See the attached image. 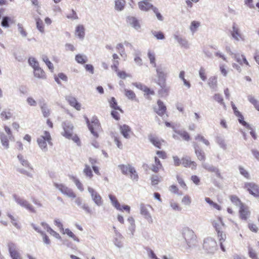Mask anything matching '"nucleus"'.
I'll return each mask as SVG.
<instances>
[{"mask_svg":"<svg viewBox=\"0 0 259 259\" xmlns=\"http://www.w3.org/2000/svg\"><path fill=\"white\" fill-rule=\"evenodd\" d=\"M212 225L215 228L219 240H225L226 235L224 230L225 229L226 226L223 222L222 219L220 217L218 218L216 220L212 222Z\"/></svg>","mask_w":259,"mask_h":259,"instance_id":"nucleus-1","label":"nucleus"},{"mask_svg":"<svg viewBox=\"0 0 259 259\" xmlns=\"http://www.w3.org/2000/svg\"><path fill=\"white\" fill-rule=\"evenodd\" d=\"M51 137L49 132L45 131L43 135L39 137L37 139V143L39 147L44 151L47 152L48 150L47 143L52 145Z\"/></svg>","mask_w":259,"mask_h":259,"instance_id":"nucleus-2","label":"nucleus"},{"mask_svg":"<svg viewBox=\"0 0 259 259\" xmlns=\"http://www.w3.org/2000/svg\"><path fill=\"white\" fill-rule=\"evenodd\" d=\"M203 248L207 253L213 254L218 248L217 243L211 237L206 238L203 241Z\"/></svg>","mask_w":259,"mask_h":259,"instance_id":"nucleus-3","label":"nucleus"},{"mask_svg":"<svg viewBox=\"0 0 259 259\" xmlns=\"http://www.w3.org/2000/svg\"><path fill=\"white\" fill-rule=\"evenodd\" d=\"M182 234L189 247H191L194 244L196 241V236L192 230L188 227L184 228L182 230Z\"/></svg>","mask_w":259,"mask_h":259,"instance_id":"nucleus-4","label":"nucleus"},{"mask_svg":"<svg viewBox=\"0 0 259 259\" xmlns=\"http://www.w3.org/2000/svg\"><path fill=\"white\" fill-rule=\"evenodd\" d=\"M54 186L62 194L70 198H75L76 196L73 190L62 183H54Z\"/></svg>","mask_w":259,"mask_h":259,"instance_id":"nucleus-5","label":"nucleus"},{"mask_svg":"<svg viewBox=\"0 0 259 259\" xmlns=\"http://www.w3.org/2000/svg\"><path fill=\"white\" fill-rule=\"evenodd\" d=\"M85 120L88 124V128L91 133L94 135L95 137H98V134L97 131L100 129V126L99 120L96 117H93L92 118L91 123L90 122V121L87 117H85Z\"/></svg>","mask_w":259,"mask_h":259,"instance_id":"nucleus-6","label":"nucleus"},{"mask_svg":"<svg viewBox=\"0 0 259 259\" xmlns=\"http://www.w3.org/2000/svg\"><path fill=\"white\" fill-rule=\"evenodd\" d=\"M62 127L63 131L61 132V135L65 138L70 139L71 138L72 135L73 134V125L68 121H65L62 123Z\"/></svg>","mask_w":259,"mask_h":259,"instance_id":"nucleus-7","label":"nucleus"},{"mask_svg":"<svg viewBox=\"0 0 259 259\" xmlns=\"http://www.w3.org/2000/svg\"><path fill=\"white\" fill-rule=\"evenodd\" d=\"M151 208L150 205H146L144 203H141L140 205V213L144 217L148 223L152 224L153 223V219L149 211V208Z\"/></svg>","mask_w":259,"mask_h":259,"instance_id":"nucleus-8","label":"nucleus"},{"mask_svg":"<svg viewBox=\"0 0 259 259\" xmlns=\"http://www.w3.org/2000/svg\"><path fill=\"white\" fill-rule=\"evenodd\" d=\"M14 200L20 205L21 206L26 208L29 211L33 213H35L36 210H35L33 206L29 203L27 200L21 198L17 196L16 195H13Z\"/></svg>","mask_w":259,"mask_h":259,"instance_id":"nucleus-9","label":"nucleus"},{"mask_svg":"<svg viewBox=\"0 0 259 259\" xmlns=\"http://www.w3.org/2000/svg\"><path fill=\"white\" fill-rule=\"evenodd\" d=\"M88 191L90 194L92 200L95 204L98 206H102L103 201L101 195L94 189L91 187H88Z\"/></svg>","mask_w":259,"mask_h":259,"instance_id":"nucleus-10","label":"nucleus"},{"mask_svg":"<svg viewBox=\"0 0 259 259\" xmlns=\"http://www.w3.org/2000/svg\"><path fill=\"white\" fill-rule=\"evenodd\" d=\"M244 188L254 197H259V186L253 182H246L244 184Z\"/></svg>","mask_w":259,"mask_h":259,"instance_id":"nucleus-11","label":"nucleus"},{"mask_svg":"<svg viewBox=\"0 0 259 259\" xmlns=\"http://www.w3.org/2000/svg\"><path fill=\"white\" fill-rule=\"evenodd\" d=\"M156 71L158 77V79L156 81L157 84L159 86L164 87V82H166V74L161 67L157 68Z\"/></svg>","mask_w":259,"mask_h":259,"instance_id":"nucleus-12","label":"nucleus"},{"mask_svg":"<svg viewBox=\"0 0 259 259\" xmlns=\"http://www.w3.org/2000/svg\"><path fill=\"white\" fill-rule=\"evenodd\" d=\"M109 198L112 203V204L115 207V208H116V209L119 210H122L123 209L130 213V207L128 205H124L121 207L120 203L117 200L115 196L110 194L109 195Z\"/></svg>","mask_w":259,"mask_h":259,"instance_id":"nucleus-13","label":"nucleus"},{"mask_svg":"<svg viewBox=\"0 0 259 259\" xmlns=\"http://www.w3.org/2000/svg\"><path fill=\"white\" fill-rule=\"evenodd\" d=\"M8 247L9 252L12 259H21L20 255L17 250L16 245L15 243L10 242L8 243Z\"/></svg>","mask_w":259,"mask_h":259,"instance_id":"nucleus-14","label":"nucleus"},{"mask_svg":"<svg viewBox=\"0 0 259 259\" xmlns=\"http://www.w3.org/2000/svg\"><path fill=\"white\" fill-rule=\"evenodd\" d=\"M201 165L202 167H203L207 171L209 172H214L217 177L221 179L222 178L221 172L217 167L205 162H202Z\"/></svg>","mask_w":259,"mask_h":259,"instance_id":"nucleus-15","label":"nucleus"},{"mask_svg":"<svg viewBox=\"0 0 259 259\" xmlns=\"http://www.w3.org/2000/svg\"><path fill=\"white\" fill-rule=\"evenodd\" d=\"M157 104L154 108V110L158 115L162 116L166 112V107L160 100L157 101Z\"/></svg>","mask_w":259,"mask_h":259,"instance_id":"nucleus-16","label":"nucleus"},{"mask_svg":"<svg viewBox=\"0 0 259 259\" xmlns=\"http://www.w3.org/2000/svg\"><path fill=\"white\" fill-rule=\"evenodd\" d=\"M174 38L182 47L185 49L189 48L190 45L188 40L180 35L178 32L174 34Z\"/></svg>","mask_w":259,"mask_h":259,"instance_id":"nucleus-17","label":"nucleus"},{"mask_svg":"<svg viewBox=\"0 0 259 259\" xmlns=\"http://www.w3.org/2000/svg\"><path fill=\"white\" fill-rule=\"evenodd\" d=\"M182 163L184 167H190L192 169H196L197 164L195 161H192L189 156H185L182 158Z\"/></svg>","mask_w":259,"mask_h":259,"instance_id":"nucleus-18","label":"nucleus"},{"mask_svg":"<svg viewBox=\"0 0 259 259\" xmlns=\"http://www.w3.org/2000/svg\"><path fill=\"white\" fill-rule=\"evenodd\" d=\"M120 133L125 139H128L131 138V134L132 133L131 128L126 124H123L119 126Z\"/></svg>","mask_w":259,"mask_h":259,"instance_id":"nucleus-19","label":"nucleus"},{"mask_svg":"<svg viewBox=\"0 0 259 259\" xmlns=\"http://www.w3.org/2000/svg\"><path fill=\"white\" fill-rule=\"evenodd\" d=\"M193 147L198 159L204 162L205 160V154L204 152L199 148L198 145L196 143H193Z\"/></svg>","mask_w":259,"mask_h":259,"instance_id":"nucleus-20","label":"nucleus"},{"mask_svg":"<svg viewBox=\"0 0 259 259\" xmlns=\"http://www.w3.org/2000/svg\"><path fill=\"white\" fill-rule=\"evenodd\" d=\"M139 8L143 11L147 12L153 10L155 7L152 4L149 2V1H141L138 3Z\"/></svg>","mask_w":259,"mask_h":259,"instance_id":"nucleus-21","label":"nucleus"},{"mask_svg":"<svg viewBox=\"0 0 259 259\" xmlns=\"http://www.w3.org/2000/svg\"><path fill=\"white\" fill-rule=\"evenodd\" d=\"M123 237L120 233L117 230H115V234L114 235L113 243L118 248H121L123 246L122 241Z\"/></svg>","mask_w":259,"mask_h":259,"instance_id":"nucleus-22","label":"nucleus"},{"mask_svg":"<svg viewBox=\"0 0 259 259\" xmlns=\"http://www.w3.org/2000/svg\"><path fill=\"white\" fill-rule=\"evenodd\" d=\"M150 142L156 147L160 149L162 143L164 141L155 135H150L148 136Z\"/></svg>","mask_w":259,"mask_h":259,"instance_id":"nucleus-23","label":"nucleus"},{"mask_svg":"<svg viewBox=\"0 0 259 259\" xmlns=\"http://www.w3.org/2000/svg\"><path fill=\"white\" fill-rule=\"evenodd\" d=\"M66 100L70 106L75 108L77 110L79 111L80 110V104L77 102L75 97L71 96H68L66 97Z\"/></svg>","mask_w":259,"mask_h":259,"instance_id":"nucleus-24","label":"nucleus"},{"mask_svg":"<svg viewBox=\"0 0 259 259\" xmlns=\"http://www.w3.org/2000/svg\"><path fill=\"white\" fill-rule=\"evenodd\" d=\"M127 221L130 223V226L127 230V233L130 235L131 237L133 238L135 232L136 225L135 223V220L133 217H129Z\"/></svg>","mask_w":259,"mask_h":259,"instance_id":"nucleus-25","label":"nucleus"},{"mask_svg":"<svg viewBox=\"0 0 259 259\" xmlns=\"http://www.w3.org/2000/svg\"><path fill=\"white\" fill-rule=\"evenodd\" d=\"M231 35L234 39L237 41L240 40H243L244 39L239 32V29L237 28L235 24L232 27V31H231Z\"/></svg>","mask_w":259,"mask_h":259,"instance_id":"nucleus-26","label":"nucleus"},{"mask_svg":"<svg viewBox=\"0 0 259 259\" xmlns=\"http://www.w3.org/2000/svg\"><path fill=\"white\" fill-rule=\"evenodd\" d=\"M232 54L233 55V58H234L235 60L240 65H242L243 63L246 65L250 66L248 62L247 61L245 57L243 55H240L239 54L234 53H232Z\"/></svg>","mask_w":259,"mask_h":259,"instance_id":"nucleus-27","label":"nucleus"},{"mask_svg":"<svg viewBox=\"0 0 259 259\" xmlns=\"http://www.w3.org/2000/svg\"><path fill=\"white\" fill-rule=\"evenodd\" d=\"M33 74L34 77L41 79L46 78V75L45 71L39 66L33 69Z\"/></svg>","mask_w":259,"mask_h":259,"instance_id":"nucleus-28","label":"nucleus"},{"mask_svg":"<svg viewBox=\"0 0 259 259\" xmlns=\"http://www.w3.org/2000/svg\"><path fill=\"white\" fill-rule=\"evenodd\" d=\"M85 29L82 25H78L75 29V35L80 39H83L85 35Z\"/></svg>","mask_w":259,"mask_h":259,"instance_id":"nucleus-29","label":"nucleus"},{"mask_svg":"<svg viewBox=\"0 0 259 259\" xmlns=\"http://www.w3.org/2000/svg\"><path fill=\"white\" fill-rule=\"evenodd\" d=\"M127 22L133 28L136 30L139 29L141 27L138 20L135 17H127Z\"/></svg>","mask_w":259,"mask_h":259,"instance_id":"nucleus-30","label":"nucleus"},{"mask_svg":"<svg viewBox=\"0 0 259 259\" xmlns=\"http://www.w3.org/2000/svg\"><path fill=\"white\" fill-rule=\"evenodd\" d=\"M17 158H18L19 161L20 162V163L22 164V165H23L24 167L29 168L31 170H33V168H32V166L30 165V164L29 163V162H28V161L27 160L25 159L22 154H18L17 155Z\"/></svg>","mask_w":259,"mask_h":259,"instance_id":"nucleus-31","label":"nucleus"},{"mask_svg":"<svg viewBox=\"0 0 259 259\" xmlns=\"http://www.w3.org/2000/svg\"><path fill=\"white\" fill-rule=\"evenodd\" d=\"M209 87L213 91H217V78L215 76H211L208 80Z\"/></svg>","mask_w":259,"mask_h":259,"instance_id":"nucleus-32","label":"nucleus"},{"mask_svg":"<svg viewBox=\"0 0 259 259\" xmlns=\"http://www.w3.org/2000/svg\"><path fill=\"white\" fill-rule=\"evenodd\" d=\"M239 212L240 217L242 220H246L249 214V211L247 207L241 205L240 207Z\"/></svg>","mask_w":259,"mask_h":259,"instance_id":"nucleus-33","label":"nucleus"},{"mask_svg":"<svg viewBox=\"0 0 259 259\" xmlns=\"http://www.w3.org/2000/svg\"><path fill=\"white\" fill-rule=\"evenodd\" d=\"M172 128H173L175 133L181 136L184 140L187 141L190 140V136L186 131L183 130H177L174 126H172Z\"/></svg>","mask_w":259,"mask_h":259,"instance_id":"nucleus-34","label":"nucleus"},{"mask_svg":"<svg viewBox=\"0 0 259 259\" xmlns=\"http://www.w3.org/2000/svg\"><path fill=\"white\" fill-rule=\"evenodd\" d=\"M0 139L1 141V143L3 147L8 149L9 148V137L4 134V133H1L0 134Z\"/></svg>","mask_w":259,"mask_h":259,"instance_id":"nucleus-35","label":"nucleus"},{"mask_svg":"<svg viewBox=\"0 0 259 259\" xmlns=\"http://www.w3.org/2000/svg\"><path fill=\"white\" fill-rule=\"evenodd\" d=\"M75 61L79 64H83L88 62V57L83 54H77L75 57Z\"/></svg>","mask_w":259,"mask_h":259,"instance_id":"nucleus-36","label":"nucleus"},{"mask_svg":"<svg viewBox=\"0 0 259 259\" xmlns=\"http://www.w3.org/2000/svg\"><path fill=\"white\" fill-rule=\"evenodd\" d=\"M154 159L155 163L152 165L151 170L154 172H157L162 167V165L159 159L157 157H155Z\"/></svg>","mask_w":259,"mask_h":259,"instance_id":"nucleus-37","label":"nucleus"},{"mask_svg":"<svg viewBox=\"0 0 259 259\" xmlns=\"http://www.w3.org/2000/svg\"><path fill=\"white\" fill-rule=\"evenodd\" d=\"M118 168L121 170L122 174L126 175L128 172H130V169L133 168L130 164H120L118 166Z\"/></svg>","mask_w":259,"mask_h":259,"instance_id":"nucleus-38","label":"nucleus"},{"mask_svg":"<svg viewBox=\"0 0 259 259\" xmlns=\"http://www.w3.org/2000/svg\"><path fill=\"white\" fill-rule=\"evenodd\" d=\"M124 0H115V9L117 11H121L123 10L125 6Z\"/></svg>","mask_w":259,"mask_h":259,"instance_id":"nucleus-39","label":"nucleus"},{"mask_svg":"<svg viewBox=\"0 0 259 259\" xmlns=\"http://www.w3.org/2000/svg\"><path fill=\"white\" fill-rule=\"evenodd\" d=\"M213 98L216 102H217L220 105H222L224 108H226L225 103L224 102L223 98L221 94H215L213 97Z\"/></svg>","mask_w":259,"mask_h":259,"instance_id":"nucleus-40","label":"nucleus"},{"mask_svg":"<svg viewBox=\"0 0 259 259\" xmlns=\"http://www.w3.org/2000/svg\"><path fill=\"white\" fill-rule=\"evenodd\" d=\"M28 62L29 65L34 69L39 66L38 62L34 57H31L28 58Z\"/></svg>","mask_w":259,"mask_h":259,"instance_id":"nucleus-41","label":"nucleus"},{"mask_svg":"<svg viewBox=\"0 0 259 259\" xmlns=\"http://www.w3.org/2000/svg\"><path fill=\"white\" fill-rule=\"evenodd\" d=\"M83 172L84 174L90 179H92L93 177V172L90 166L88 164H85L84 168L83 169Z\"/></svg>","mask_w":259,"mask_h":259,"instance_id":"nucleus-42","label":"nucleus"},{"mask_svg":"<svg viewBox=\"0 0 259 259\" xmlns=\"http://www.w3.org/2000/svg\"><path fill=\"white\" fill-rule=\"evenodd\" d=\"M63 234H66L69 237L73 239V240L75 241H76L77 242H79V239L78 237H77L71 231V230L69 229H66L65 230L63 231Z\"/></svg>","mask_w":259,"mask_h":259,"instance_id":"nucleus-43","label":"nucleus"},{"mask_svg":"<svg viewBox=\"0 0 259 259\" xmlns=\"http://www.w3.org/2000/svg\"><path fill=\"white\" fill-rule=\"evenodd\" d=\"M110 106L111 108H113L115 110H119L120 112H122V109L117 105V102L114 97H112L109 101Z\"/></svg>","mask_w":259,"mask_h":259,"instance_id":"nucleus-44","label":"nucleus"},{"mask_svg":"<svg viewBox=\"0 0 259 259\" xmlns=\"http://www.w3.org/2000/svg\"><path fill=\"white\" fill-rule=\"evenodd\" d=\"M11 18L8 16H4L2 18L1 22V26L5 28H9L10 27V22Z\"/></svg>","mask_w":259,"mask_h":259,"instance_id":"nucleus-45","label":"nucleus"},{"mask_svg":"<svg viewBox=\"0 0 259 259\" xmlns=\"http://www.w3.org/2000/svg\"><path fill=\"white\" fill-rule=\"evenodd\" d=\"M40 109L44 117H47L50 115V110L46 103H43L40 105Z\"/></svg>","mask_w":259,"mask_h":259,"instance_id":"nucleus-46","label":"nucleus"},{"mask_svg":"<svg viewBox=\"0 0 259 259\" xmlns=\"http://www.w3.org/2000/svg\"><path fill=\"white\" fill-rule=\"evenodd\" d=\"M169 204L171 208L175 211H180L182 210V207L179 205L178 203L173 200L169 201Z\"/></svg>","mask_w":259,"mask_h":259,"instance_id":"nucleus-47","label":"nucleus"},{"mask_svg":"<svg viewBox=\"0 0 259 259\" xmlns=\"http://www.w3.org/2000/svg\"><path fill=\"white\" fill-rule=\"evenodd\" d=\"M148 57L150 60V63L153 65L154 67L156 66L155 62V55L154 52L149 51L148 52Z\"/></svg>","mask_w":259,"mask_h":259,"instance_id":"nucleus-48","label":"nucleus"},{"mask_svg":"<svg viewBox=\"0 0 259 259\" xmlns=\"http://www.w3.org/2000/svg\"><path fill=\"white\" fill-rule=\"evenodd\" d=\"M72 181L75 184L76 186L77 187V189L80 191L83 192L84 190L83 185L82 183L80 182L79 180L77 179L76 178L74 177H72Z\"/></svg>","mask_w":259,"mask_h":259,"instance_id":"nucleus-49","label":"nucleus"},{"mask_svg":"<svg viewBox=\"0 0 259 259\" xmlns=\"http://www.w3.org/2000/svg\"><path fill=\"white\" fill-rule=\"evenodd\" d=\"M36 28L41 33L44 32V27L42 21L40 19L38 18L36 20Z\"/></svg>","mask_w":259,"mask_h":259,"instance_id":"nucleus-50","label":"nucleus"},{"mask_svg":"<svg viewBox=\"0 0 259 259\" xmlns=\"http://www.w3.org/2000/svg\"><path fill=\"white\" fill-rule=\"evenodd\" d=\"M216 142L219 145L221 148L225 150L227 148V145L225 143L224 139L221 137H217L216 138Z\"/></svg>","mask_w":259,"mask_h":259,"instance_id":"nucleus-51","label":"nucleus"},{"mask_svg":"<svg viewBox=\"0 0 259 259\" xmlns=\"http://www.w3.org/2000/svg\"><path fill=\"white\" fill-rule=\"evenodd\" d=\"M124 94L130 100H134L136 97L135 93L132 90L124 89Z\"/></svg>","mask_w":259,"mask_h":259,"instance_id":"nucleus-52","label":"nucleus"},{"mask_svg":"<svg viewBox=\"0 0 259 259\" xmlns=\"http://www.w3.org/2000/svg\"><path fill=\"white\" fill-rule=\"evenodd\" d=\"M42 59L43 61L46 63L49 69L52 71L54 69V66L51 62L49 60L48 57L47 56L44 55L42 57Z\"/></svg>","mask_w":259,"mask_h":259,"instance_id":"nucleus-53","label":"nucleus"},{"mask_svg":"<svg viewBox=\"0 0 259 259\" xmlns=\"http://www.w3.org/2000/svg\"><path fill=\"white\" fill-rule=\"evenodd\" d=\"M238 169L240 172V174L244 177L246 179H249L250 175L248 171H247L242 166L239 165L238 166Z\"/></svg>","mask_w":259,"mask_h":259,"instance_id":"nucleus-54","label":"nucleus"},{"mask_svg":"<svg viewBox=\"0 0 259 259\" xmlns=\"http://www.w3.org/2000/svg\"><path fill=\"white\" fill-rule=\"evenodd\" d=\"M1 117L3 120H9L12 117V113L9 111H3L1 113Z\"/></svg>","mask_w":259,"mask_h":259,"instance_id":"nucleus-55","label":"nucleus"},{"mask_svg":"<svg viewBox=\"0 0 259 259\" xmlns=\"http://www.w3.org/2000/svg\"><path fill=\"white\" fill-rule=\"evenodd\" d=\"M18 30L19 32L20 33L21 35L23 37H26L27 36V33L24 29L23 25L21 23H18L17 24Z\"/></svg>","mask_w":259,"mask_h":259,"instance_id":"nucleus-56","label":"nucleus"},{"mask_svg":"<svg viewBox=\"0 0 259 259\" xmlns=\"http://www.w3.org/2000/svg\"><path fill=\"white\" fill-rule=\"evenodd\" d=\"M195 139L196 140H198V141H201L203 143H204L205 145L206 146H209L210 143L209 142V141L205 139L204 138V137L202 136H201V135H197L195 137Z\"/></svg>","mask_w":259,"mask_h":259,"instance_id":"nucleus-57","label":"nucleus"},{"mask_svg":"<svg viewBox=\"0 0 259 259\" xmlns=\"http://www.w3.org/2000/svg\"><path fill=\"white\" fill-rule=\"evenodd\" d=\"M130 173L131 174V179H132L133 180L137 181L138 180V175L134 167L131 168L130 169Z\"/></svg>","mask_w":259,"mask_h":259,"instance_id":"nucleus-58","label":"nucleus"},{"mask_svg":"<svg viewBox=\"0 0 259 259\" xmlns=\"http://www.w3.org/2000/svg\"><path fill=\"white\" fill-rule=\"evenodd\" d=\"M205 200L207 203H208L210 205L212 206L214 208L218 210H220L221 209V206L217 203L213 202L209 198L206 197L205 198Z\"/></svg>","mask_w":259,"mask_h":259,"instance_id":"nucleus-59","label":"nucleus"},{"mask_svg":"<svg viewBox=\"0 0 259 259\" xmlns=\"http://www.w3.org/2000/svg\"><path fill=\"white\" fill-rule=\"evenodd\" d=\"M199 26H200L199 22H198L197 21H193L191 22L190 29L192 32H194L199 27Z\"/></svg>","mask_w":259,"mask_h":259,"instance_id":"nucleus-60","label":"nucleus"},{"mask_svg":"<svg viewBox=\"0 0 259 259\" xmlns=\"http://www.w3.org/2000/svg\"><path fill=\"white\" fill-rule=\"evenodd\" d=\"M4 128L6 133L7 134V136L9 137V140L11 141H14L15 138L12 134L11 129L7 126H5Z\"/></svg>","mask_w":259,"mask_h":259,"instance_id":"nucleus-61","label":"nucleus"},{"mask_svg":"<svg viewBox=\"0 0 259 259\" xmlns=\"http://www.w3.org/2000/svg\"><path fill=\"white\" fill-rule=\"evenodd\" d=\"M17 170L20 174H23V175L27 176L28 177H29L31 178H33V174L30 171H28L24 169V168H18Z\"/></svg>","mask_w":259,"mask_h":259,"instance_id":"nucleus-62","label":"nucleus"},{"mask_svg":"<svg viewBox=\"0 0 259 259\" xmlns=\"http://www.w3.org/2000/svg\"><path fill=\"white\" fill-rule=\"evenodd\" d=\"M248 254L250 257L252 259H256L257 258L256 253L255 251L253 249V248L250 246L248 248Z\"/></svg>","mask_w":259,"mask_h":259,"instance_id":"nucleus-63","label":"nucleus"},{"mask_svg":"<svg viewBox=\"0 0 259 259\" xmlns=\"http://www.w3.org/2000/svg\"><path fill=\"white\" fill-rule=\"evenodd\" d=\"M152 11L155 14L157 19L160 21H162L163 20V17L162 15L160 14V13L158 11V9L156 7H154Z\"/></svg>","mask_w":259,"mask_h":259,"instance_id":"nucleus-64","label":"nucleus"}]
</instances>
